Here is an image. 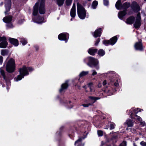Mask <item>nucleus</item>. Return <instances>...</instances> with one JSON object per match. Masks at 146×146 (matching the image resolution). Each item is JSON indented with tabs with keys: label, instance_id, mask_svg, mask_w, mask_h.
<instances>
[{
	"label": "nucleus",
	"instance_id": "f257e3e1",
	"mask_svg": "<svg viewBox=\"0 0 146 146\" xmlns=\"http://www.w3.org/2000/svg\"><path fill=\"white\" fill-rule=\"evenodd\" d=\"M38 9L39 10V13L40 14L44 13L45 10L44 0H38L37 3H36L34 7L33 15H37L38 13Z\"/></svg>",
	"mask_w": 146,
	"mask_h": 146
},
{
	"label": "nucleus",
	"instance_id": "f03ea898",
	"mask_svg": "<svg viewBox=\"0 0 146 146\" xmlns=\"http://www.w3.org/2000/svg\"><path fill=\"white\" fill-rule=\"evenodd\" d=\"M34 69L31 67H27L24 66L19 69V71L20 74L18 75L17 78H15V80L17 82L22 79L25 76L29 74L28 71L31 72L33 71Z\"/></svg>",
	"mask_w": 146,
	"mask_h": 146
},
{
	"label": "nucleus",
	"instance_id": "7ed1b4c3",
	"mask_svg": "<svg viewBox=\"0 0 146 146\" xmlns=\"http://www.w3.org/2000/svg\"><path fill=\"white\" fill-rule=\"evenodd\" d=\"M6 71L8 72L11 73L14 71L15 68V62L13 59L11 58L6 59Z\"/></svg>",
	"mask_w": 146,
	"mask_h": 146
},
{
	"label": "nucleus",
	"instance_id": "20e7f679",
	"mask_svg": "<svg viewBox=\"0 0 146 146\" xmlns=\"http://www.w3.org/2000/svg\"><path fill=\"white\" fill-rule=\"evenodd\" d=\"M78 14L79 17L81 19H84L86 15V11L85 9L78 3L77 4Z\"/></svg>",
	"mask_w": 146,
	"mask_h": 146
},
{
	"label": "nucleus",
	"instance_id": "39448f33",
	"mask_svg": "<svg viewBox=\"0 0 146 146\" xmlns=\"http://www.w3.org/2000/svg\"><path fill=\"white\" fill-rule=\"evenodd\" d=\"M89 62L87 64L88 65L91 67L95 66L97 70H98L99 66L98 65L99 62L98 60L92 57H90L89 58Z\"/></svg>",
	"mask_w": 146,
	"mask_h": 146
},
{
	"label": "nucleus",
	"instance_id": "423d86ee",
	"mask_svg": "<svg viewBox=\"0 0 146 146\" xmlns=\"http://www.w3.org/2000/svg\"><path fill=\"white\" fill-rule=\"evenodd\" d=\"M122 0H118L115 4L116 8L118 9H126L128 8L130 6V4L129 3H125L121 5Z\"/></svg>",
	"mask_w": 146,
	"mask_h": 146
},
{
	"label": "nucleus",
	"instance_id": "0eeeda50",
	"mask_svg": "<svg viewBox=\"0 0 146 146\" xmlns=\"http://www.w3.org/2000/svg\"><path fill=\"white\" fill-rule=\"evenodd\" d=\"M69 37L68 34L66 33H63L60 34L58 36V39L61 40H65L66 42H67V40L68 39Z\"/></svg>",
	"mask_w": 146,
	"mask_h": 146
},
{
	"label": "nucleus",
	"instance_id": "6e6552de",
	"mask_svg": "<svg viewBox=\"0 0 146 146\" xmlns=\"http://www.w3.org/2000/svg\"><path fill=\"white\" fill-rule=\"evenodd\" d=\"M0 42H1L0 43V48H6L7 45V43L6 41V38L4 36L0 37Z\"/></svg>",
	"mask_w": 146,
	"mask_h": 146
},
{
	"label": "nucleus",
	"instance_id": "1a4fd4ad",
	"mask_svg": "<svg viewBox=\"0 0 146 146\" xmlns=\"http://www.w3.org/2000/svg\"><path fill=\"white\" fill-rule=\"evenodd\" d=\"M141 17L140 13H138L136 17L135 21L134 24V27L136 28H139L141 25Z\"/></svg>",
	"mask_w": 146,
	"mask_h": 146
},
{
	"label": "nucleus",
	"instance_id": "9d476101",
	"mask_svg": "<svg viewBox=\"0 0 146 146\" xmlns=\"http://www.w3.org/2000/svg\"><path fill=\"white\" fill-rule=\"evenodd\" d=\"M131 8L132 9L135 11H138L140 9L138 4L135 1L132 2L131 5Z\"/></svg>",
	"mask_w": 146,
	"mask_h": 146
},
{
	"label": "nucleus",
	"instance_id": "9b49d317",
	"mask_svg": "<svg viewBox=\"0 0 146 146\" xmlns=\"http://www.w3.org/2000/svg\"><path fill=\"white\" fill-rule=\"evenodd\" d=\"M0 72L1 75L3 76L4 79L5 80L7 85H9L10 83V80L9 79H8L6 76L5 71L2 68H0Z\"/></svg>",
	"mask_w": 146,
	"mask_h": 146
},
{
	"label": "nucleus",
	"instance_id": "f8f14e48",
	"mask_svg": "<svg viewBox=\"0 0 146 146\" xmlns=\"http://www.w3.org/2000/svg\"><path fill=\"white\" fill-rule=\"evenodd\" d=\"M5 7L6 11H5V14L7 13V11H9L11 7V0H6L5 3Z\"/></svg>",
	"mask_w": 146,
	"mask_h": 146
},
{
	"label": "nucleus",
	"instance_id": "ddd939ff",
	"mask_svg": "<svg viewBox=\"0 0 146 146\" xmlns=\"http://www.w3.org/2000/svg\"><path fill=\"white\" fill-rule=\"evenodd\" d=\"M70 16L72 18H74L76 15V5L75 3H74L70 11Z\"/></svg>",
	"mask_w": 146,
	"mask_h": 146
},
{
	"label": "nucleus",
	"instance_id": "4468645a",
	"mask_svg": "<svg viewBox=\"0 0 146 146\" xmlns=\"http://www.w3.org/2000/svg\"><path fill=\"white\" fill-rule=\"evenodd\" d=\"M10 42L15 46H17L19 45V42L17 40L13 38H9Z\"/></svg>",
	"mask_w": 146,
	"mask_h": 146
},
{
	"label": "nucleus",
	"instance_id": "2eb2a0df",
	"mask_svg": "<svg viewBox=\"0 0 146 146\" xmlns=\"http://www.w3.org/2000/svg\"><path fill=\"white\" fill-rule=\"evenodd\" d=\"M102 29L100 28L96 30L94 33V36L95 37H100L101 34Z\"/></svg>",
	"mask_w": 146,
	"mask_h": 146
},
{
	"label": "nucleus",
	"instance_id": "dca6fc26",
	"mask_svg": "<svg viewBox=\"0 0 146 146\" xmlns=\"http://www.w3.org/2000/svg\"><path fill=\"white\" fill-rule=\"evenodd\" d=\"M135 117H134V119H136L137 121L139 123H140V125L143 126H144L145 125V122L144 121H142V119L139 116H137V115L135 116Z\"/></svg>",
	"mask_w": 146,
	"mask_h": 146
},
{
	"label": "nucleus",
	"instance_id": "f3484780",
	"mask_svg": "<svg viewBox=\"0 0 146 146\" xmlns=\"http://www.w3.org/2000/svg\"><path fill=\"white\" fill-rule=\"evenodd\" d=\"M134 46L136 50H141L142 49V47L141 41H140L139 42L136 43Z\"/></svg>",
	"mask_w": 146,
	"mask_h": 146
},
{
	"label": "nucleus",
	"instance_id": "a211bd4d",
	"mask_svg": "<svg viewBox=\"0 0 146 146\" xmlns=\"http://www.w3.org/2000/svg\"><path fill=\"white\" fill-rule=\"evenodd\" d=\"M12 19V17L11 16H6L3 18V21L5 23H8L11 21Z\"/></svg>",
	"mask_w": 146,
	"mask_h": 146
},
{
	"label": "nucleus",
	"instance_id": "6ab92c4d",
	"mask_svg": "<svg viewBox=\"0 0 146 146\" xmlns=\"http://www.w3.org/2000/svg\"><path fill=\"white\" fill-rule=\"evenodd\" d=\"M117 38L116 36H115L111 38L109 40L110 41V44L113 45L116 42L117 40Z\"/></svg>",
	"mask_w": 146,
	"mask_h": 146
},
{
	"label": "nucleus",
	"instance_id": "aec40b11",
	"mask_svg": "<svg viewBox=\"0 0 146 146\" xmlns=\"http://www.w3.org/2000/svg\"><path fill=\"white\" fill-rule=\"evenodd\" d=\"M68 81H67L65 83L62 84L61 86V88L60 90V92H61L63 90L67 88L68 86Z\"/></svg>",
	"mask_w": 146,
	"mask_h": 146
},
{
	"label": "nucleus",
	"instance_id": "412c9836",
	"mask_svg": "<svg viewBox=\"0 0 146 146\" xmlns=\"http://www.w3.org/2000/svg\"><path fill=\"white\" fill-rule=\"evenodd\" d=\"M33 20L34 22L38 24H41L44 22L43 21V18L40 17H38L35 20H34L33 19Z\"/></svg>",
	"mask_w": 146,
	"mask_h": 146
},
{
	"label": "nucleus",
	"instance_id": "4be33fe9",
	"mask_svg": "<svg viewBox=\"0 0 146 146\" xmlns=\"http://www.w3.org/2000/svg\"><path fill=\"white\" fill-rule=\"evenodd\" d=\"M97 50L96 49L90 48L89 49L88 52L91 55H94L95 53L97 52Z\"/></svg>",
	"mask_w": 146,
	"mask_h": 146
},
{
	"label": "nucleus",
	"instance_id": "5701e85b",
	"mask_svg": "<svg viewBox=\"0 0 146 146\" xmlns=\"http://www.w3.org/2000/svg\"><path fill=\"white\" fill-rule=\"evenodd\" d=\"M134 20V18L133 17H130L127 19L126 23L129 24H132L133 23Z\"/></svg>",
	"mask_w": 146,
	"mask_h": 146
},
{
	"label": "nucleus",
	"instance_id": "b1692460",
	"mask_svg": "<svg viewBox=\"0 0 146 146\" xmlns=\"http://www.w3.org/2000/svg\"><path fill=\"white\" fill-rule=\"evenodd\" d=\"M125 123L127 124L128 127H132L133 125V122L130 119L127 120L125 122Z\"/></svg>",
	"mask_w": 146,
	"mask_h": 146
},
{
	"label": "nucleus",
	"instance_id": "393cba45",
	"mask_svg": "<svg viewBox=\"0 0 146 146\" xmlns=\"http://www.w3.org/2000/svg\"><path fill=\"white\" fill-rule=\"evenodd\" d=\"M89 98V99L91 100V101L92 102V103H91L92 105L94 102H95L96 100L100 99V98L93 97L92 96L90 97Z\"/></svg>",
	"mask_w": 146,
	"mask_h": 146
},
{
	"label": "nucleus",
	"instance_id": "a878e982",
	"mask_svg": "<svg viewBox=\"0 0 146 146\" xmlns=\"http://www.w3.org/2000/svg\"><path fill=\"white\" fill-rule=\"evenodd\" d=\"M84 138H79L78 140L76 141L74 143L75 145H77L78 146H81L80 144L81 143V141L82 139H84Z\"/></svg>",
	"mask_w": 146,
	"mask_h": 146
},
{
	"label": "nucleus",
	"instance_id": "bb28decb",
	"mask_svg": "<svg viewBox=\"0 0 146 146\" xmlns=\"http://www.w3.org/2000/svg\"><path fill=\"white\" fill-rule=\"evenodd\" d=\"M126 14V13L125 11L120 12L118 14V17L119 18L121 19Z\"/></svg>",
	"mask_w": 146,
	"mask_h": 146
},
{
	"label": "nucleus",
	"instance_id": "cd10ccee",
	"mask_svg": "<svg viewBox=\"0 0 146 146\" xmlns=\"http://www.w3.org/2000/svg\"><path fill=\"white\" fill-rule=\"evenodd\" d=\"M9 51L7 50H1V54L3 56L7 55Z\"/></svg>",
	"mask_w": 146,
	"mask_h": 146
},
{
	"label": "nucleus",
	"instance_id": "c85d7f7f",
	"mask_svg": "<svg viewBox=\"0 0 146 146\" xmlns=\"http://www.w3.org/2000/svg\"><path fill=\"white\" fill-rule=\"evenodd\" d=\"M133 111H132V110L131 111V114L132 115L134 113H137L139 111H141L142 110H139L138 108H137L136 109H133Z\"/></svg>",
	"mask_w": 146,
	"mask_h": 146
},
{
	"label": "nucleus",
	"instance_id": "c756f323",
	"mask_svg": "<svg viewBox=\"0 0 146 146\" xmlns=\"http://www.w3.org/2000/svg\"><path fill=\"white\" fill-rule=\"evenodd\" d=\"M20 42L21 43L22 45H24L27 43V41L23 38H20Z\"/></svg>",
	"mask_w": 146,
	"mask_h": 146
},
{
	"label": "nucleus",
	"instance_id": "7c9ffc66",
	"mask_svg": "<svg viewBox=\"0 0 146 146\" xmlns=\"http://www.w3.org/2000/svg\"><path fill=\"white\" fill-rule=\"evenodd\" d=\"M89 73L88 71H83L81 72L79 74V76L80 77H82L87 75Z\"/></svg>",
	"mask_w": 146,
	"mask_h": 146
},
{
	"label": "nucleus",
	"instance_id": "2f4dec72",
	"mask_svg": "<svg viewBox=\"0 0 146 146\" xmlns=\"http://www.w3.org/2000/svg\"><path fill=\"white\" fill-rule=\"evenodd\" d=\"M98 4V2L96 1H94L93 2L92 7L93 9H95Z\"/></svg>",
	"mask_w": 146,
	"mask_h": 146
},
{
	"label": "nucleus",
	"instance_id": "473e14b6",
	"mask_svg": "<svg viewBox=\"0 0 146 146\" xmlns=\"http://www.w3.org/2000/svg\"><path fill=\"white\" fill-rule=\"evenodd\" d=\"M105 54V52L102 49H100L99 50L98 52V54L101 56H103Z\"/></svg>",
	"mask_w": 146,
	"mask_h": 146
},
{
	"label": "nucleus",
	"instance_id": "72a5a7b5",
	"mask_svg": "<svg viewBox=\"0 0 146 146\" xmlns=\"http://www.w3.org/2000/svg\"><path fill=\"white\" fill-rule=\"evenodd\" d=\"M64 0H57V2L58 5L59 6H61L63 5Z\"/></svg>",
	"mask_w": 146,
	"mask_h": 146
},
{
	"label": "nucleus",
	"instance_id": "f704fd0d",
	"mask_svg": "<svg viewBox=\"0 0 146 146\" xmlns=\"http://www.w3.org/2000/svg\"><path fill=\"white\" fill-rule=\"evenodd\" d=\"M103 43L106 45H108L110 44V41L109 40H105L103 41Z\"/></svg>",
	"mask_w": 146,
	"mask_h": 146
},
{
	"label": "nucleus",
	"instance_id": "c9c22d12",
	"mask_svg": "<svg viewBox=\"0 0 146 146\" xmlns=\"http://www.w3.org/2000/svg\"><path fill=\"white\" fill-rule=\"evenodd\" d=\"M72 0H66V4L67 5H71L72 3Z\"/></svg>",
	"mask_w": 146,
	"mask_h": 146
},
{
	"label": "nucleus",
	"instance_id": "e433bc0d",
	"mask_svg": "<svg viewBox=\"0 0 146 146\" xmlns=\"http://www.w3.org/2000/svg\"><path fill=\"white\" fill-rule=\"evenodd\" d=\"M98 134L99 136H101L103 135V132L101 130H99L98 131Z\"/></svg>",
	"mask_w": 146,
	"mask_h": 146
},
{
	"label": "nucleus",
	"instance_id": "4c0bfd02",
	"mask_svg": "<svg viewBox=\"0 0 146 146\" xmlns=\"http://www.w3.org/2000/svg\"><path fill=\"white\" fill-rule=\"evenodd\" d=\"M126 143L125 141H123L120 145L119 146H126Z\"/></svg>",
	"mask_w": 146,
	"mask_h": 146
},
{
	"label": "nucleus",
	"instance_id": "58836bf2",
	"mask_svg": "<svg viewBox=\"0 0 146 146\" xmlns=\"http://www.w3.org/2000/svg\"><path fill=\"white\" fill-rule=\"evenodd\" d=\"M104 3L105 5H107L108 4V1L107 0H104Z\"/></svg>",
	"mask_w": 146,
	"mask_h": 146
},
{
	"label": "nucleus",
	"instance_id": "ea45409f",
	"mask_svg": "<svg viewBox=\"0 0 146 146\" xmlns=\"http://www.w3.org/2000/svg\"><path fill=\"white\" fill-rule=\"evenodd\" d=\"M140 144L142 146H146V142L144 141H142L140 143Z\"/></svg>",
	"mask_w": 146,
	"mask_h": 146
},
{
	"label": "nucleus",
	"instance_id": "a19ab883",
	"mask_svg": "<svg viewBox=\"0 0 146 146\" xmlns=\"http://www.w3.org/2000/svg\"><path fill=\"white\" fill-rule=\"evenodd\" d=\"M115 125L113 124H111L110 125V129H112L114 128Z\"/></svg>",
	"mask_w": 146,
	"mask_h": 146
},
{
	"label": "nucleus",
	"instance_id": "79ce46f5",
	"mask_svg": "<svg viewBox=\"0 0 146 146\" xmlns=\"http://www.w3.org/2000/svg\"><path fill=\"white\" fill-rule=\"evenodd\" d=\"M92 75L93 76H94L96 75L97 74V72L95 70H92Z\"/></svg>",
	"mask_w": 146,
	"mask_h": 146
},
{
	"label": "nucleus",
	"instance_id": "37998d69",
	"mask_svg": "<svg viewBox=\"0 0 146 146\" xmlns=\"http://www.w3.org/2000/svg\"><path fill=\"white\" fill-rule=\"evenodd\" d=\"M3 58L1 56H0V64H2L3 63Z\"/></svg>",
	"mask_w": 146,
	"mask_h": 146
},
{
	"label": "nucleus",
	"instance_id": "c03bdc74",
	"mask_svg": "<svg viewBox=\"0 0 146 146\" xmlns=\"http://www.w3.org/2000/svg\"><path fill=\"white\" fill-rule=\"evenodd\" d=\"M130 131L133 133H136V130L134 128H131L130 129Z\"/></svg>",
	"mask_w": 146,
	"mask_h": 146
},
{
	"label": "nucleus",
	"instance_id": "a18cd8bd",
	"mask_svg": "<svg viewBox=\"0 0 146 146\" xmlns=\"http://www.w3.org/2000/svg\"><path fill=\"white\" fill-rule=\"evenodd\" d=\"M92 104L91 103H89L88 104H83L82 106L85 107H88L89 106L91 105Z\"/></svg>",
	"mask_w": 146,
	"mask_h": 146
},
{
	"label": "nucleus",
	"instance_id": "49530a36",
	"mask_svg": "<svg viewBox=\"0 0 146 146\" xmlns=\"http://www.w3.org/2000/svg\"><path fill=\"white\" fill-rule=\"evenodd\" d=\"M100 41V39H98L96 41V43H95V45H97L98 44V43Z\"/></svg>",
	"mask_w": 146,
	"mask_h": 146
},
{
	"label": "nucleus",
	"instance_id": "de8ad7c7",
	"mask_svg": "<svg viewBox=\"0 0 146 146\" xmlns=\"http://www.w3.org/2000/svg\"><path fill=\"white\" fill-rule=\"evenodd\" d=\"M106 84V80H104L103 83V84L104 85H105Z\"/></svg>",
	"mask_w": 146,
	"mask_h": 146
},
{
	"label": "nucleus",
	"instance_id": "09e8293b",
	"mask_svg": "<svg viewBox=\"0 0 146 146\" xmlns=\"http://www.w3.org/2000/svg\"><path fill=\"white\" fill-rule=\"evenodd\" d=\"M89 88L90 90V91L92 92L93 90V88L92 87H89Z\"/></svg>",
	"mask_w": 146,
	"mask_h": 146
},
{
	"label": "nucleus",
	"instance_id": "8fccbe9b",
	"mask_svg": "<svg viewBox=\"0 0 146 146\" xmlns=\"http://www.w3.org/2000/svg\"><path fill=\"white\" fill-rule=\"evenodd\" d=\"M98 86L99 87H101L102 86L101 84H98Z\"/></svg>",
	"mask_w": 146,
	"mask_h": 146
},
{
	"label": "nucleus",
	"instance_id": "3c124183",
	"mask_svg": "<svg viewBox=\"0 0 146 146\" xmlns=\"http://www.w3.org/2000/svg\"><path fill=\"white\" fill-rule=\"evenodd\" d=\"M114 85L115 86H117L118 85V83H114Z\"/></svg>",
	"mask_w": 146,
	"mask_h": 146
},
{
	"label": "nucleus",
	"instance_id": "603ef678",
	"mask_svg": "<svg viewBox=\"0 0 146 146\" xmlns=\"http://www.w3.org/2000/svg\"><path fill=\"white\" fill-rule=\"evenodd\" d=\"M133 146H137V145H136L135 143H133Z\"/></svg>",
	"mask_w": 146,
	"mask_h": 146
},
{
	"label": "nucleus",
	"instance_id": "864d4df0",
	"mask_svg": "<svg viewBox=\"0 0 146 146\" xmlns=\"http://www.w3.org/2000/svg\"><path fill=\"white\" fill-rule=\"evenodd\" d=\"M3 4V2H1V3H0V5H2Z\"/></svg>",
	"mask_w": 146,
	"mask_h": 146
},
{
	"label": "nucleus",
	"instance_id": "5fc2aeb1",
	"mask_svg": "<svg viewBox=\"0 0 146 146\" xmlns=\"http://www.w3.org/2000/svg\"><path fill=\"white\" fill-rule=\"evenodd\" d=\"M108 127L107 126L106 128H105V129H108Z\"/></svg>",
	"mask_w": 146,
	"mask_h": 146
},
{
	"label": "nucleus",
	"instance_id": "6e6d98bb",
	"mask_svg": "<svg viewBox=\"0 0 146 146\" xmlns=\"http://www.w3.org/2000/svg\"><path fill=\"white\" fill-rule=\"evenodd\" d=\"M84 144L83 143L82 144V146H84Z\"/></svg>",
	"mask_w": 146,
	"mask_h": 146
},
{
	"label": "nucleus",
	"instance_id": "4d7b16f0",
	"mask_svg": "<svg viewBox=\"0 0 146 146\" xmlns=\"http://www.w3.org/2000/svg\"><path fill=\"white\" fill-rule=\"evenodd\" d=\"M139 134L140 135H141V133H139Z\"/></svg>",
	"mask_w": 146,
	"mask_h": 146
},
{
	"label": "nucleus",
	"instance_id": "13d9d810",
	"mask_svg": "<svg viewBox=\"0 0 146 146\" xmlns=\"http://www.w3.org/2000/svg\"><path fill=\"white\" fill-rule=\"evenodd\" d=\"M111 74H112V73H110V76H111Z\"/></svg>",
	"mask_w": 146,
	"mask_h": 146
},
{
	"label": "nucleus",
	"instance_id": "bf43d9fd",
	"mask_svg": "<svg viewBox=\"0 0 146 146\" xmlns=\"http://www.w3.org/2000/svg\"><path fill=\"white\" fill-rule=\"evenodd\" d=\"M126 129H127V130H129V129H128V128H127Z\"/></svg>",
	"mask_w": 146,
	"mask_h": 146
},
{
	"label": "nucleus",
	"instance_id": "052dcab7",
	"mask_svg": "<svg viewBox=\"0 0 146 146\" xmlns=\"http://www.w3.org/2000/svg\"><path fill=\"white\" fill-rule=\"evenodd\" d=\"M131 117L132 118V115H131Z\"/></svg>",
	"mask_w": 146,
	"mask_h": 146
},
{
	"label": "nucleus",
	"instance_id": "680f3d73",
	"mask_svg": "<svg viewBox=\"0 0 146 146\" xmlns=\"http://www.w3.org/2000/svg\"><path fill=\"white\" fill-rule=\"evenodd\" d=\"M84 87H85V86H83V88H84Z\"/></svg>",
	"mask_w": 146,
	"mask_h": 146
},
{
	"label": "nucleus",
	"instance_id": "e2e57ef3",
	"mask_svg": "<svg viewBox=\"0 0 146 146\" xmlns=\"http://www.w3.org/2000/svg\"><path fill=\"white\" fill-rule=\"evenodd\" d=\"M145 1H146V0H144Z\"/></svg>",
	"mask_w": 146,
	"mask_h": 146
}]
</instances>
